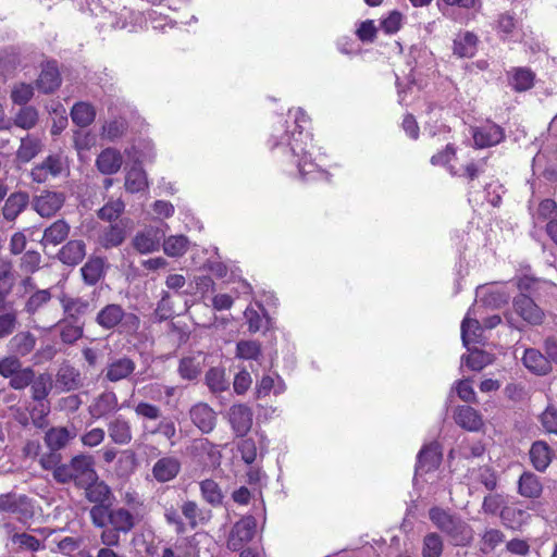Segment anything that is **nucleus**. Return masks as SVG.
Instances as JSON below:
<instances>
[{
    "instance_id": "obj_1",
    "label": "nucleus",
    "mask_w": 557,
    "mask_h": 557,
    "mask_svg": "<svg viewBox=\"0 0 557 557\" xmlns=\"http://www.w3.org/2000/svg\"><path fill=\"white\" fill-rule=\"evenodd\" d=\"M430 520L443 532L454 546H468L473 540V530L465 520L447 510L433 507L429 510Z\"/></svg>"
},
{
    "instance_id": "obj_2",
    "label": "nucleus",
    "mask_w": 557,
    "mask_h": 557,
    "mask_svg": "<svg viewBox=\"0 0 557 557\" xmlns=\"http://www.w3.org/2000/svg\"><path fill=\"white\" fill-rule=\"evenodd\" d=\"M97 473L95 459L90 455L79 454L71 458L65 467H59L53 473V479L59 484L73 483L79 488Z\"/></svg>"
},
{
    "instance_id": "obj_3",
    "label": "nucleus",
    "mask_w": 557,
    "mask_h": 557,
    "mask_svg": "<svg viewBox=\"0 0 557 557\" xmlns=\"http://www.w3.org/2000/svg\"><path fill=\"white\" fill-rule=\"evenodd\" d=\"M89 516L96 528L112 527L123 534H127L135 527L134 515L124 507H113V503L109 506H92Z\"/></svg>"
},
{
    "instance_id": "obj_4",
    "label": "nucleus",
    "mask_w": 557,
    "mask_h": 557,
    "mask_svg": "<svg viewBox=\"0 0 557 557\" xmlns=\"http://www.w3.org/2000/svg\"><path fill=\"white\" fill-rule=\"evenodd\" d=\"M96 323L107 331L121 326L127 333H135L140 326L139 318L135 313L125 312L119 304L106 305L97 313Z\"/></svg>"
},
{
    "instance_id": "obj_5",
    "label": "nucleus",
    "mask_w": 557,
    "mask_h": 557,
    "mask_svg": "<svg viewBox=\"0 0 557 557\" xmlns=\"http://www.w3.org/2000/svg\"><path fill=\"white\" fill-rule=\"evenodd\" d=\"M257 528V520L253 516H244L234 523L227 537V548L232 552L242 550L244 545L250 542Z\"/></svg>"
},
{
    "instance_id": "obj_6",
    "label": "nucleus",
    "mask_w": 557,
    "mask_h": 557,
    "mask_svg": "<svg viewBox=\"0 0 557 557\" xmlns=\"http://www.w3.org/2000/svg\"><path fill=\"white\" fill-rule=\"evenodd\" d=\"M78 490H83L85 498L94 504V506H109L115 500V496L111 487L103 481L100 480L98 473H96L91 480H88Z\"/></svg>"
},
{
    "instance_id": "obj_7",
    "label": "nucleus",
    "mask_w": 557,
    "mask_h": 557,
    "mask_svg": "<svg viewBox=\"0 0 557 557\" xmlns=\"http://www.w3.org/2000/svg\"><path fill=\"white\" fill-rule=\"evenodd\" d=\"M62 84L61 73L55 60H47L40 64V73L35 87L44 95L54 94Z\"/></svg>"
},
{
    "instance_id": "obj_8",
    "label": "nucleus",
    "mask_w": 557,
    "mask_h": 557,
    "mask_svg": "<svg viewBox=\"0 0 557 557\" xmlns=\"http://www.w3.org/2000/svg\"><path fill=\"white\" fill-rule=\"evenodd\" d=\"M164 236L165 232L161 226L149 225L134 236L132 244L139 253H151L159 250Z\"/></svg>"
},
{
    "instance_id": "obj_9",
    "label": "nucleus",
    "mask_w": 557,
    "mask_h": 557,
    "mask_svg": "<svg viewBox=\"0 0 557 557\" xmlns=\"http://www.w3.org/2000/svg\"><path fill=\"white\" fill-rule=\"evenodd\" d=\"M443 460V446L434 441L424 445L417 456L416 472L429 473L440 468Z\"/></svg>"
},
{
    "instance_id": "obj_10",
    "label": "nucleus",
    "mask_w": 557,
    "mask_h": 557,
    "mask_svg": "<svg viewBox=\"0 0 557 557\" xmlns=\"http://www.w3.org/2000/svg\"><path fill=\"white\" fill-rule=\"evenodd\" d=\"M512 306L515 312L531 325H540L544 319L543 310L534 300L524 293L513 297Z\"/></svg>"
},
{
    "instance_id": "obj_11",
    "label": "nucleus",
    "mask_w": 557,
    "mask_h": 557,
    "mask_svg": "<svg viewBox=\"0 0 557 557\" xmlns=\"http://www.w3.org/2000/svg\"><path fill=\"white\" fill-rule=\"evenodd\" d=\"M65 195L58 191L45 190L33 199L34 210L44 218L55 214L64 205Z\"/></svg>"
},
{
    "instance_id": "obj_12",
    "label": "nucleus",
    "mask_w": 557,
    "mask_h": 557,
    "mask_svg": "<svg viewBox=\"0 0 557 557\" xmlns=\"http://www.w3.org/2000/svg\"><path fill=\"white\" fill-rule=\"evenodd\" d=\"M253 412L244 404L233 405L228 410V422L237 437H244L251 430Z\"/></svg>"
},
{
    "instance_id": "obj_13",
    "label": "nucleus",
    "mask_w": 557,
    "mask_h": 557,
    "mask_svg": "<svg viewBox=\"0 0 557 557\" xmlns=\"http://www.w3.org/2000/svg\"><path fill=\"white\" fill-rule=\"evenodd\" d=\"M0 512L16 515L18 519H28L33 516L28 497L15 493L0 495Z\"/></svg>"
},
{
    "instance_id": "obj_14",
    "label": "nucleus",
    "mask_w": 557,
    "mask_h": 557,
    "mask_svg": "<svg viewBox=\"0 0 557 557\" xmlns=\"http://www.w3.org/2000/svg\"><path fill=\"white\" fill-rule=\"evenodd\" d=\"M454 420L461 429L469 432H478L483 426L481 413L471 406H457L454 411Z\"/></svg>"
},
{
    "instance_id": "obj_15",
    "label": "nucleus",
    "mask_w": 557,
    "mask_h": 557,
    "mask_svg": "<svg viewBox=\"0 0 557 557\" xmlns=\"http://www.w3.org/2000/svg\"><path fill=\"white\" fill-rule=\"evenodd\" d=\"M189 417L202 433H210L215 428L216 413L205 403L194 405L189 410Z\"/></svg>"
},
{
    "instance_id": "obj_16",
    "label": "nucleus",
    "mask_w": 557,
    "mask_h": 557,
    "mask_svg": "<svg viewBox=\"0 0 557 557\" xmlns=\"http://www.w3.org/2000/svg\"><path fill=\"white\" fill-rule=\"evenodd\" d=\"M136 369V364L129 357L112 359L108 366L104 377L110 382H119L127 379Z\"/></svg>"
},
{
    "instance_id": "obj_17",
    "label": "nucleus",
    "mask_w": 557,
    "mask_h": 557,
    "mask_svg": "<svg viewBox=\"0 0 557 557\" xmlns=\"http://www.w3.org/2000/svg\"><path fill=\"white\" fill-rule=\"evenodd\" d=\"M123 163L122 154L115 148L103 149L96 160L98 171L104 175H112L120 171Z\"/></svg>"
},
{
    "instance_id": "obj_18",
    "label": "nucleus",
    "mask_w": 557,
    "mask_h": 557,
    "mask_svg": "<svg viewBox=\"0 0 557 557\" xmlns=\"http://www.w3.org/2000/svg\"><path fill=\"white\" fill-rule=\"evenodd\" d=\"M532 466L539 472H544L550 465L554 451L544 441H535L529 451Z\"/></svg>"
},
{
    "instance_id": "obj_19",
    "label": "nucleus",
    "mask_w": 557,
    "mask_h": 557,
    "mask_svg": "<svg viewBox=\"0 0 557 557\" xmlns=\"http://www.w3.org/2000/svg\"><path fill=\"white\" fill-rule=\"evenodd\" d=\"M180 471L181 462L175 457H162L152 468L153 478L160 483L173 480Z\"/></svg>"
},
{
    "instance_id": "obj_20",
    "label": "nucleus",
    "mask_w": 557,
    "mask_h": 557,
    "mask_svg": "<svg viewBox=\"0 0 557 557\" xmlns=\"http://www.w3.org/2000/svg\"><path fill=\"white\" fill-rule=\"evenodd\" d=\"M86 255V245L81 239L67 242L58 252V259L66 265L74 267L82 262Z\"/></svg>"
},
{
    "instance_id": "obj_21",
    "label": "nucleus",
    "mask_w": 557,
    "mask_h": 557,
    "mask_svg": "<svg viewBox=\"0 0 557 557\" xmlns=\"http://www.w3.org/2000/svg\"><path fill=\"white\" fill-rule=\"evenodd\" d=\"M237 450L240 453L242 460L246 465H252L258 457V451L260 457L262 458L267 447L264 445V437L261 436L259 444L252 437H242V440L237 443Z\"/></svg>"
},
{
    "instance_id": "obj_22",
    "label": "nucleus",
    "mask_w": 557,
    "mask_h": 557,
    "mask_svg": "<svg viewBox=\"0 0 557 557\" xmlns=\"http://www.w3.org/2000/svg\"><path fill=\"white\" fill-rule=\"evenodd\" d=\"M504 129L496 124L483 126L473 133L474 144L479 148L497 145L504 139Z\"/></svg>"
},
{
    "instance_id": "obj_23",
    "label": "nucleus",
    "mask_w": 557,
    "mask_h": 557,
    "mask_svg": "<svg viewBox=\"0 0 557 557\" xmlns=\"http://www.w3.org/2000/svg\"><path fill=\"white\" fill-rule=\"evenodd\" d=\"M29 203V196L26 191L11 194L2 208L3 218L7 221H14Z\"/></svg>"
},
{
    "instance_id": "obj_24",
    "label": "nucleus",
    "mask_w": 557,
    "mask_h": 557,
    "mask_svg": "<svg viewBox=\"0 0 557 557\" xmlns=\"http://www.w3.org/2000/svg\"><path fill=\"white\" fill-rule=\"evenodd\" d=\"M522 361L530 371L537 375L547 374L552 370L548 358L534 348L525 349Z\"/></svg>"
},
{
    "instance_id": "obj_25",
    "label": "nucleus",
    "mask_w": 557,
    "mask_h": 557,
    "mask_svg": "<svg viewBox=\"0 0 557 557\" xmlns=\"http://www.w3.org/2000/svg\"><path fill=\"white\" fill-rule=\"evenodd\" d=\"M75 436V428L71 431L65 426H57L49 429L46 432L44 440L50 450H60Z\"/></svg>"
},
{
    "instance_id": "obj_26",
    "label": "nucleus",
    "mask_w": 557,
    "mask_h": 557,
    "mask_svg": "<svg viewBox=\"0 0 557 557\" xmlns=\"http://www.w3.org/2000/svg\"><path fill=\"white\" fill-rule=\"evenodd\" d=\"M518 492L527 498H539L543 492V484L536 474L524 471L518 481Z\"/></svg>"
},
{
    "instance_id": "obj_27",
    "label": "nucleus",
    "mask_w": 557,
    "mask_h": 557,
    "mask_svg": "<svg viewBox=\"0 0 557 557\" xmlns=\"http://www.w3.org/2000/svg\"><path fill=\"white\" fill-rule=\"evenodd\" d=\"M82 385L79 372L72 366L63 363L57 373V386L63 392L77 389Z\"/></svg>"
},
{
    "instance_id": "obj_28",
    "label": "nucleus",
    "mask_w": 557,
    "mask_h": 557,
    "mask_svg": "<svg viewBox=\"0 0 557 557\" xmlns=\"http://www.w3.org/2000/svg\"><path fill=\"white\" fill-rule=\"evenodd\" d=\"M126 238L125 226L119 223L110 224L99 237V243L104 249L117 247Z\"/></svg>"
},
{
    "instance_id": "obj_29",
    "label": "nucleus",
    "mask_w": 557,
    "mask_h": 557,
    "mask_svg": "<svg viewBox=\"0 0 557 557\" xmlns=\"http://www.w3.org/2000/svg\"><path fill=\"white\" fill-rule=\"evenodd\" d=\"M148 187V181L145 170L137 162L127 171L125 175V188L135 194Z\"/></svg>"
},
{
    "instance_id": "obj_30",
    "label": "nucleus",
    "mask_w": 557,
    "mask_h": 557,
    "mask_svg": "<svg viewBox=\"0 0 557 557\" xmlns=\"http://www.w3.org/2000/svg\"><path fill=\"white\" fill-rule=\"evenodd\" d=\"M535 74L528 67H516L509 77V85L518 92L527 91L534 85Z\"/></svg>"
},
{
    "instance_id": "obj_31",
    "label": "nucleus",
    "mask_w": 557,
    "mask_h": 557,
    "mask_svg": "<svg viewBox=\"0 0 557 557\" xmlns=\"http://www.w3.org/2000/svg\"><path fill=\"white\" fill-rule=\"evenodd\" d=\"M104 260L100 257L90 258L81 269L84 282L96 285L103 276Z\"/></svg>"
},
{
    "instance_id": "obj_32",
    "label": "nucleus",
    "mask_w": 557,
    "mask_h": 557,
    "mask_svg": "<svg viewBox=\"0 0 557 557\" xmlns=\"http://www.w3.org/2000/svg\"><path fill=\"white\" fill-rule=\"evenodd\" d=\"M117 407V398L113 392L102 393L90 406L89 411L94 418H101L114 410Z\"/></svg>"
},
{
    "instance_id": "obj_33",
    "label": "nucleus",
    "mask_w": 557,
    "mask_h": 557,
    "mask_svg": "<svg viewBox=\"0 0 557 557\" xmlns=\"http://www.w3.org/2000/svg\"><path fill=\"white\" fill-rule=\"evenodd\" d=\"M71 117L73 123L79 127H87L96 117V110L94 106L87 102H76L71 110Z\"/></svg>"
},
{
    "instance_id": "obj_34",
    "label": "nucleus",
    "mask_w": 557,
    "mask_h": 557,
    "mask_svg": "<svg viewBox=\"0 0 557 557\" xmlns=\"http://www.w3.org/2000/svg\"><path fill=\"white\" fill-rule=\"evenodd\" d=\"M478 37L470 32L458 36L454 40V54L460 58H471L476 50Z\"/></svg>"
},
{
    "instance_id": "obj_35",
    "label": "nucleus",
    "mask_w": 557,
    "mask_h": 557,
    "mask_svg": "<svg viewBox=\"0 0 557 557\" xmlns=\"http://www.w3.org/2000/svg\"><path fill=\"white\" fill-rule=\"evenodd\" d=\"M39 120L38 110L33 106L21 107L14 116L13 123L15 126L23 129H32L36 126Z\"/></svg>"
},
{
    "instance_id": "obj_36",
    "label": "nucleus",
    "mask_w": 557,
    "mask_h": 557,
    "mask_svg": "<svg viewBox=\"0 0 557 557\" xmlns=\"http://www.w3.org/2000/svg\"><path fill=\"white\" fill-rule=\"evenodd\" d=\"M109 435L116 444H127L132 440L131 426L127 421L114 419L108 426Z\"/></svg>"
},
{
    "instance_id": "obj_37",
    "label": "nucleus",
    "mask_w": 557,
    "mask_h": 557,
    "mask_svg": "<svg viewBox=\"0 0 557 557\" xmlns=\"http://www.w3.org/2000/svg\"><path fill=\"white\" fill-rule=\"evenodd\" d=\"M206 384L212 393L224 392L230 387V382L225 377V370L219 367L210 368L207 371Z\"/></svg>"
},
{
    "instance_id": "obj_38",
    "label": "nucleus",
    "mask_w": 557,
    "mask_h": 557,
    "mask_svg": "<svg viewBox=\"0 0 557 557\" xmlns=\"http://www.w3.org/2000/svg\"><path fill=\"white\" fill-rule=\"evenodd\" d=\"M70 233V225L64 220H58L44 232V240L52 245L61 244Z\"/></svg>"
},
{
    "instance_id": "obj_39",
    "label": "nucleus",
    "mask_w": 557,
    "mask_h": 557,
    "mask_svg": "<svg viewBox=\"0 0 557 557\" xmlns=\"http://www.w3.org/2000/svg\"><path fill=\"white\" fill-rule=\"evenodd\" d=\"M163 251L169 257H181L188 248L189 240L185 235H172L168 238L164 237Z\"/></svg>"
},
{
    "instance_id": "obj_40",
    "label": "nucleus",
    "mask_w": 557,
    "mask_h": 557,
    "mask_svg": "<svg viewBox=\"0 0 557 557\" xmlns=\"http://www.w3.org/2000/svg\"><path fill=\"white\" fill-rule=\"evenodd\" d=\"M200 492L206 502L213 507L222 505L224 496L219 484L214 480L206 479L201 481Z\"/></svg>"
},
{
    "instance_id": "obj_41",
    "label": "nucleus",
    "mask_w": 557,
    "mask_h": 557,
    "mask_svg": "<svg viewBox=\"0 0 557 557\" xmlns=\"http://www.w3.org/2000/svg\"><path fill=\"white\" fill-rule=\"evenodd\" d=\"M35 344L36 338L30 332H20L10 341L11 349L21 356L29 354L34 349Z\"/></svg>"
},
{
    "instance_id": "obj_42",
    "label": "nucleus",
    "mask_w": 557,
    "mask_h": 557,
    "mask_svg": "<svg viewBox=\"0 0 557 557\" xmlns=\"http://www.w3.org/2000/svg\"><path fill=\"white\" fill-rule=\"evenodd\" d=\"M32 398L35 401L44 400L52 388V376L49 373H41L35 376L32 382Z\"/></svg>"
},
{
    "instance_id": "obj_43",
    "label": "nucleus",
    "mask_w": 557,
    "mask_h": 557,
    "mask_svg": "<svg viewBox=\"0 0 557 557\" xmlns=\"http://www.w3.org/2000/svg\"><path fill=\"white\" fill-rule=\"evenodd\" d=\"M261 355V344L257 341L242 339L236 344V357L240 359L257 361Z\"/></svg>"
},
{
    "instance_id": "obj_44",
    "label": "nucleus",
    "mask_w": 557,
    "mask_h": 557,
    "mask_svg": "<svg viewBox=\"0 0 557 557\" xmlns=\"http://www.w3.org/2000/svg\"><path fill=\"white\" fill-rule=\"evenodd\" d=\"M444 549V543L440 534L429 533L423 539L422 556L441 557Z\"/></svg>"
},
{
    "instance_id": "obj_45",
    "label": "nucleus",
    "mask_w": 557,
    "mask_h": 557,
    "mask_svg": "<svg viewBox=\"0 0 557 557\" xmlns=\"http://www.w3.org/2000/svg\"><path fill=\"white\" fill-rule=\"evenodd\" d=\"M173 314V304L169 292L163 290L161 299L157 304V308L152 313L153 322L161 323L169 320Z\"/></svg>"
},
{
    "instance_id": "obj_46",
    "label": "nucleus",
    "mask_w": 557,
    "mask_h": 557,
    "mask_svg": "<svg viewBox=\"0 0 557 557\" xmlns=\"http://www.w3.org/2000/svg\"><path fill=\"white\" fill-rule=\"evenodd\" d=\"M178 373L184 380H196L201 373V364L195 357H184L180 360Z\"/></svg>"
},
{
    "instance_id": "obj_47",
    "label": "nucleus",
    "mask_w": 557,
    "mask_h": 557,
    "mask_svg": "<svg viewBox=\"0 0 557 557\" xmlns=\"http://www.w3.org/2000/svg\"><path fill=\"white\" fill-rule=\"evenodd\" d=\"M40 151V143L37 139H30L29 137L23 138L21 146L16 151V158L18 161L26 163L34 159Z\"/></svg>"
},
{
    "instance_id": "obj_48",
    "label": "nucleus",
    "mask_w": 557,
    "mask_h": 557,
    "mask_svg": "<svg viewBox=\"0 0 557 557\" xmlns=\"http://www.w3.org/2000/svg\"><path fill=\"white\" fill-rule=\"evenodd\" d=\"M10 97L14 104L25 107L34 97V86L27 83L16 84L12 88Z\"/></svg>"
},
{
    "instance_id": "obj_49",
    "label": "nucleus",
    "mask_w": 557,
    "mask_h": 557,
    "mask_svg": "<svg viewBox=\"0 0 557 557\" xmlns=\"http://www.w3.org/2000/svg\"><path fill=\"white\" fill-rule=\"evenodd\" d=\"M151 434L156 435H162L165 437L170 444L173 446L175 445L176 441L175 437L177 435L176 424L175 421L172 418L169 417H162L160 422L157 424V426L150 431Z\"/></svg>"
},
{
    "instance_id": "obj_50",
    "label": "nucleus",
    "mask_w": 557,
    "mask_h": 557,
    "mask_svg": "<svg viewBox=\"0 0 557 557\" xmlns=\"http://www.w3.org/2000/svg\"><path fill=\"white\" fill-rule=\"evenodd\" d=\"M34 379H35V371L30 367H27V368L21 367L20 370H17L15 372V374H13L10 377L9 385H10V387H12L14 389H24L25 387H27L28 385L32 384Z\"/></svg>"
},
{
    "instance_id": "obj_51",
    "label": "nucleus",
    "mask_w": 557,
    "mask_h": 557,
    "mask_svg": "<svg viewBox=\"0 0 557 557\" xmlns=\"http://www.w3.org/2000/svg\"><path fill=\"white\" fill-rule=\"evenodd\" d=\"M125 205L122 200L108 202L97 212V216L102 221L112 222L115 221L121 213L124 211Z\"/></svg>"
},
{
    "instance_id": "obj_52",
    "label": "nucleus",
    "mask_w": 557,
    "mask_h": 557,
    "mask_svg": "<svg viewBox=\"0 0 557 557\" xmlns=\"http://www.w3.org/2000/svg\"><path fill=\"white\" fill-rule=\"evenodd\" d=\"M76 322L62 321L60 336L64 344L72 345L83 336V327L75 325Z\"/></svg>"
},
{
    "instance_id": "obj_53",
    "label": "nucleus",
    "mask_w": 557,
    "mask_h": 557,
    "mask_svg": "<svg viewBox=\"0 0 557 557\" xmlns=\"http://www.w3.org/2000/svg\"><path fill=\"white\" fill-rule=\"evenodd\" d=\"M462 360L472 371H481L490 362L488 355L481 349L472 350L470 355L463 356Z\"/></svg>"
},
{
    "instance_id": "obj_54",
    "label": "nucleus",
    "mask_w": 557,
    "mask_h": 557,
    "mask_svg": "<svg viewBox=\"0 0 557 557\" xmlns=\"http://www.w3.org/2000/svg\"><path fill=\"white\" fill-rule=\"evenodd\" d=\"M127 122L123 119L111 121L109 124L103 125L102 136L110 141L122 137L127 129Z\"/></svg>"
},
{
    "instance_id": "obj_55",
    "label": "nucleus",
    "mask_w": 557,
    "mask_h": 557,
    "mask_svg": "<svg viewBox=\"0 0 557 557\" xmlns=\"http://www.w3.org/2000/svg\"><path fill=\"white\" fill-rule=\"evenodd\" d=\"M536 216L541 221L557 220V202L554 199H543L537 207Z\"/></svg>"
},
{
    "instance_id": "obj_56",
    "label": "nucleus",
    "mask_w": 557,
    "mask_h": 557,
    "mask_svg": "<svg viewBox=\"0 0 557 557\" xmlns=\"http://www.w3.org/2000/svg\"><path fill=\"white\" fill-rule=\"evenodd\" d=\"M90 307L87 300L83 299H70L64 304V311L69 313V319L73 322H77V315L85 314Z\"/></svg>"
},
{
    "instance_id": "obj_57",
    "label": "nucleus",
    "mask_w": 557,
    "mask_h": 557,
    "mask_svg": "<svg viewBox=\"0 0 557 557\" xmlns=\"http://www.w3.org/2000/svg\"><path fill=\"white\" fill-rule=\"evenodd\" d=\"M51 299V294L48 289H40L34 293L27 300L25 309L28 313H35L41 306Z\"/></svg>"
},
{
    "instance_id": "obj_58",
    "label": "nucleus",
    "mask_w": 557,
    "mask_h": 557,
    "mask_svg": "<svg viewBox=\"0 0 557 557\" xmlns=\"http://www.w3.org/2000/svg\"><path fill=\"white\" fill-rule=\"evenodd\" d=\"M39 463L45 470H51L52 474L59 467H65L66 465L62 462V455L59 450H50L48 454H44L40 457Z\"/></svg>"
},
{
    "instance_id": "obj_59",
    "label": "nucleus",
    "mask_w": 557,
    "mask_h": 557,
    "mask_svg": "<svg viewBox=\"0 0 557 557\" xmlns=\"http://www.w3.org/2000/svg\"><path fill=\"white\" fill-rule=\"evenodd\" d=\"M74 146L78 151L89 150L96 145V135L90 131H75L73 135Z\"/></svg>"
},
{
    "instance_id": "obj_60",
    "label": "nucleus",
    "mask_w": 557,
    "mask_h": 557,
    "mask_svg": "<svg viewBox=\"0 0 557 557\" xmlns=\"http://www.w3.org/2000/svg\"><path fill=\"white\" fill-rule=\"evenodd\" d=\"M540 421L543 428L548 433L557 434V408L553 405L546 407V409L540 416Z\"/></svg>"
},
{
    "instance_id": "obj_61",
    "label": "nucleus",
    "mask_w": 557,
    "mask_h": 557,
    "mask_svg": "<svg viewBox=\"0 0 557 557\" xmlns=\"http://www.w3.org/2000/svg\"><path fill=\"white\" fill-rule=\"evenodd\" d=\"M135 412L137 416L148 420H158L162 418V411L157 405L140 401L135 406Z\"/></svg>"
},
{
    "instance_id": "obj_62",
    "label": "nucleus",
    "mask_w": 557,
    "mask_h": 557,
    "mask_svg": "<svg viewBox=\"0 0 557 557\" xmlns=\"http://www.w3.org/2000/svg\"><path fill=\"white\" fill-rule=\"evenodd\" d=\"M401 23L403 14L399 11L394 10L387 17L381 21V27L386 34L393 35L400 29Z\"/></svg>"
},
{
    "instance_id": "obj_63",
    "label": "nucleus",
    "mask_w": 557,
    "mask_h": 557,
    "mask_svg": "<svg viewBox=\"0 0 557 557\" xmlns=\"http://www.w3.org/2000/svg\"><path fill=\"white\" fill-rule=\"evenodd\" d=\"M377 28L372 20L363 21L356 35L362 42H373L376 39Z\"/></svg>"
},
{
    "instance_id": "obj_64",
    "label": "nucleus",
    "mask_w": 557,
    "mask_h": 557,
    "mask_svg": "<svg viewBox=\"0 0 557 557\" xmlns=\"http://www.w3.org/2000/svg\"><path fill=\"white\" fill-rule=\"evenodd\" d=\"M182 513L188 520V525L190 529H196L198 527L197 518L201 513L198 505L194 500H186L181 507Z\"/></svg>"
}]
</instances>
